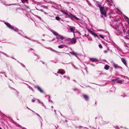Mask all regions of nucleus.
Instances as JSON below:
<instances>
[{"mask_svg": "<svg viewBox=\"0 0 129 129\" xmlns=\"http://www.w3.org/2000/svg\"><path fill=\"white\" fill-rule=\"evenodd\" d=\"M88 31L91 34H92L95 37H97L99 38V37H98V35L97 34L94 32H93L91 31L90 29H88Z\"/></svg>", "mask_w": 129, "mask_h": 129, "instance_id": "1", "label": "nucleus"}, {"mask_svg": "<svg viewBox=\"0 0 129 129\" xmlns=\"http://www.w3.org/2000/svg\"><path fill=\"white\" fill-rule=\"evenodd\" d=\"M121 60L123 63L126 66H127V64L126 62V60L125 58L124 57L121 58Z\"/></svg>", "mask_w": 129, "mask_h": 129, "instance_id": "2", "label": "nucleus"}, {"mask_svg": "<svg viewBox=\"0 0 129 129\" xmlns=\"http://www.w3.org/2000/svg\"><path fill=\"white\" fill-rule=\"evenodd\" d=\"M83 97L85 100L86 101L89 100V97L88 96L86 95H83Z\"/></svg>", "mask_w": 129, "mask_h": 129, "instance_id": "3", "label": "nucleus"}, {"mask_svg": "<svg viewBox=\"0 0 129 129\" xmlns=\"http://www.w3.org/2000/svg\"><path fill=\"white\" fill-rule=\"evenodd\" d=\"M101 14L104 15V16L105 17H106L107 16V13L104 10H103V11H101L100 12Z\"/></svg>", "mask_w": 129, "mask_h": 129, "instance_id": "4", "label": "nucleus"}, {"mask_svg": "<svg viewBox=\"0 0 129 129\" xmlns=\"http://www.w3.org/2000/svg\"><path fill=\"white\" fill-rule=\"evenodd\" d=\"M97 7H99L100 8V12L103 10L104 9V7L102 6L101 5H98V6H97Z\"/></svg>", "mask_w": 129, "mask_h": 129, "instance_id": "5", "label": "nucleus"}, {"mask_svg": "<svg viewBox=\"0 0 129 129\" xmlns=\"http://www.w3.org/2000/svg\"><path fill=\"white\" fill-rule=\"evenodd\" d=\"M109 67L110 66H109L108 65L106 64L105 66L104 69L106 70H108L109 69Z\"/></svg>", "mask_w": 129, "mask_h": 129, "instance_id": "6", "label": "nucleus"}, {"mask_svg": "<svg viewBox=\"0 0 129 129\" xmlns=\"http://www.w3.org/2000/svg\"><path fill=\"white\" fill-rule=\"evenodd\" d=\"M90 60L93 62H96L98 60L96 59H95L94 58H90Z\"/></svg>", "mask_w": 129, "mask_h": 129, "instance_id": "7", "label": "nucleus"}, {"mask_svg": "<svg viewBox=\"0 0 129 129\" xmlns=\"http://www.w3.org/2000/svg\"><path fill=\"white\" fill-rule=\"evenodd\" d=\"M114 68L115 69H118L120 68V67L118 65H116V64H114Z\"/></svg>", "mask_w": 129, "mask_h": 129, "instance_id": "8", "label": "nucleus"}, {"mask_svg": "<svg viewBox=\"0 0 129 129\" xmlns=\"http://www.w3.org/2000/svg\"><path fill=\"white\" fill-rule=\"evenodd\" d=\"M117 82L119 83H122V81L121 80H119L118 78H117Z\"/></svg>", "mask_w": 129, "mask_h": 129, "instance_id": "9", "label": "nucleus"}, {"mask_svg": "<svg viewBox=\"0 0 129 129\" xmlns=\"http://www.w3.org/2000/svg\"><path fill=\"white\" fill-rule=\"evenodd\" d=\"M70 30L72 32L74 33V32H75V29L74 28H70Z\"/></svg>", "mask_w": 129, "mask_h": 129, "instance_id": "10", "label": "nucleus"}, {"mask_svg": "<svg viewBox=\"0 0 129 129\" xmlns=\"http://www.w3.org/2000/svg\"><path fill=\"white\" fill-rule=\"evenodd\" d=\"M58 36L59 37L60 39L61 40H62L65 38L63 36L60 35H59Z\"/></svg>", "mask_w": 129, "mask_h": 129, "instance_id": "11", "label": "nucleus"}, {"mask_svg": "<svg viewBox=\"0 0 129 129\" xmlns=\"http://www.w3.org/2000/svg\"><path fill=\"white\" fill-rule=\"evenodd\" d=\"M37 89H38V90L40 91L41 92H43V91L41 89V88L39 86H37Z\"/></svg>", "mask_w": 129, "mask_h": 129, "instance_id": "12", "label": "nucleus"}, {"mask_svg": "<svg viewBox=\"0 0 129 129\" xmlns=\"http://www.w3.org/2000/svg\"><path fill=\"white\" fill-rule=\"evenodd\" d=\"M53 34H54V35L55 36H58L59 35L56 32L53 31Z\"/></svg>", "mask_w": 129, "mask_h": 129, "instance_id": "13", "label": "nucleus"}, {"mask_svg": "<svg viewBox=\"0 0 129 129\" xmlns=\"http://www.w3.org/2000/svg\"><path fill=\"white\" fill-rule=\"evenodd\" d=\"M5 24L9 28H11V26L10 25V24H9L8 23H5Z\"/></svg>", "mask_w": 129, "mask_h": 129, "instance_id": "14", "label": "nucleus"}, {"mask_svg": "<svg viewBox=\"0 0 129 129\" xmlns=\"http://www.w3.org/2000/svg\"><path fill=\"white\" fill-rule=\"evenodd\" d=\"M61 12L63 14H65V15H68V14L66 12H64V11H61Z\"/></svg>", "mask_w": 129, "mask_h": 129, "instance_id": "15", "label": "nucleus"}, {"mask_svg": "<svg viewBox=\"0 0 129 129\" xmlns=\"http://www.w3.org/2000/svg\"><path fill=\"white\" fill-rule=\"evenodd\" d=\"M72 17H71V18H74L76 19H78L75 16H74V15H72Z\"/></svg>", "mask_w": 129, "mask_h": 129, "instance_id": "16", "label": "nucleus"}, {"mask_svg": "<svg viewBox=\"0 0 129 129\" xmlns=\"http://www.w3.org/2000/svg\"><path fill=\"white\" fill-rule=\"evenodd\" d=\"M71 54L72 55H76V54H77L76 53H75L74 52H72L71 53Z\"/></svg>", "mask_w": 129, "mask_h": 129, "instance_id": "17", "label": "nucleus"}, {"mask_svg": "<svg viewBox=\"0 0 129 129\" xmlns=\"http://www.w3.org/2000/svg\"><path fill=\"white\" fill-rule=\"evenodd\" d=\"M76 42V41L75 40H74L72 41L71 43H75Z\"/></svg>", "mask_w": 129, "mask_h": 129, "instance_id": "18", "label": "nucleus"}, {"mask_svg": "<svg viewBox=\"0 0 129 129\" xmlns=\"http://www.w3.org/2000/svg\"><path fill=\"white\" fill-rule=\"evenodd\" d=\"M38 102L39 103H41L42 104V105L43 106H44L45 107H46V106H45L44 105V104L42 103V102H40V101H39V100H38Z\"/></svg>", "mask_w": 129, "mask_h": 129, "instance_id": "19", "label": "nucleus"}, {"mask_svg": "<svg viewBox=\"0 0 129 129\" xmlns=\"http://www.w3.org/2000/svg\"><path fill=\"white\" fill-rule=\"evenodd\" d=\"M99 36L100 37H101V38H102L103 39H104V37L103 36L101 35H99Z\"/></svg>", "mask_w": 129, "mask_h": 129, "instance_id": "20", "label": "nucleus"}, {"mask_svg": "<svg viewBox=\"0 0 129 129\" xmlns=\"http://www.w3.org/2000/svg\"><path fill=\"white\" fill-rule=\"evenodd\" d=\"M119 129H128L123 127H121Z\"/></svg>", "mask_w": 129, "mask_h": 129, "instance_id": "21", "label": "nucleus"}, {"mask_svg": "<svg viewBox=\"0 0 129 129\" xmlns=\"http://www.w3.org/2000/svg\"><path fill=\"white\" fill-rule=\"evenodd\" d=\"M99 47L101 49H102L103 48L102 46V45L101 44H99Z\"/></svg>", "mask_w": 129, "mask_h": 129, "instance_id": "22", "label": "nucleus"}, {"mask_svg": "<svg viewBox=\"0 0 129 129\" xmlns=\"http://www.w3.org/2000/svg\"><path fill=\"white\" fill-rule=\"evenodd\" d=\"M117 78L116 79H113L112 80V81H113V82H117Z\"/></svg>", "mask_w": 129, "mask_h": 129, "instance_id": "23", "label": "nucleus"}, {"mask_svg": "<svg viewBox=\"0 0 129 129\" xmlns=\"http://www.w3.org/2000/svg\"><path fill=\"white\" fill-rule=\"evenodd\" d=\"M55 19L57 20H60V18L58 17H56Z\"/></svg>", "mask_w": 129, "mask_h": 129, "instance_id": "24", "label": "nucleus"}, {"mask_svg": "<svg viewBox=\"0 0 129 129\" xmlns=\"http://www.w3.org/2000/svg\"><path fill=\"white\" fill-rule=\"evenodd\" d=\"M58 47L59 48H62V46L61 45H59Z\"/></svg>", "mask_w": 129, "mask_h": 129, "instance_id": "25", "label": "nucleus"}, {"mask_svg": "<svg viewBox=\"0 0 129 129\" xmlns=\"http://www.w3.org/2000/svg\"><path fill=\"white\" fill-rule=\"evenodd\" d=\"M125 18L127 20H129V18L127 16H125Z\"/></svg>", "mask_w": 129, "mask_h": 129, "instance_id": "26", "label": "nucleus"}, {"mask_svg": "<svg viewBox=\"0 0 129 129\" xmlns=\"http://www.w3.org/2000/svg\"><path fill=\"white\" fill-rule=\"evenodd\" d=\"M125 18L127 20H129V18L127 16H125Z\"/></svg>", "mask_w": 129, "mask_h": 129, "instance_id": "27", "label": "nucleus"}, {"mask_svg": "<svg viewBox=\"0 0 129 129\" xmlns=\"http://www.w3.org/2000/svg\"><path fill=\"white\" fill-rule=\"evenodd\" d=\"M125 18L127 20H129V18L127 16H125Z\"/></svg>", "mask_w": 129, "mask_h": 129, "instance_id": "28", "label": "nucleus"}, {"mask_svg": "<svg viewBox=\"0 0 129 129\" xmlns=\"http://www.w3.org/2000/svg\"><path fill=\"white\" fill-rule=\"evenodd\" d=\"M123 31L124 33H125V30L124 29H123Z\"/></svg>", "mask_w": 129, "mask_h": 129, "instance_id": "29", "label": "nucleus"}, {"mask_svg": "<svg viewBox=\"0 0 129 129\" xmlns=\"http://www.w3.org/2000/svg\"><path fill=\"white\" fill-rule=\"evenodd\" d=\"M104 52L105 53H107V51H104Z\"/></svg>", "mask_w": 129, "mask_h": 129, "instance_id": "30", "label": "nucleus"}, {"mask_svg": "<svg viewBox=\"0 0 129 129\" xmlns=\"http://www.w3.org/2000/svg\"><path fill=\"white\" fill-rule=\"evenodd\" d=\"M35 101V100H32V102H34Z\"/></svg>", "mask_w": 129, "mask_h": 129, "instance_id": "31", "label": "nucleus"}, {"mask_svg": "<svg viewBox=\"0 0 129 129\" xmlns=\"http://www.w3.org/2000/svg\"><path fill=\"white\" fill-rule=\"evenodd\" d=\"M125 38L126 39H128V38H127V37H125Z\"/></svg>", "mask_w": 129, "mask_h": 129, "instance_id": "32", "label": "nucleus"}, {"mask_svg": "<svg viewBox=\"0 0 129 129\" xmlns=\"http://www.w3.org/2000/svg\"><path fill=\"white\" fill-rule=\"evenodd\" d=\"M27 1V0H25V1Z\"/></svg>", "mask_w": 129, "mask_h": 129, "instance_id": "33", "label": "nucleus"}, {"mask_svg": "<svg viewBox=\"0 0 129 129\" xmlns=\"http://www.w3.org/2000/svg\"><path fill=\"white\" fill-rule=\"evenodd\" d=\"M97 118V117H95V118L96 119Z\"/></svg>", "mask_w": 129, "mask_h": 129, "instance_id": "34", "label": "nucleus"}, {"mask_svg": "<svg viewBox=\"0 0 129 129\" xmlns=\"http://www.w3.org/2000/svg\"><path fill=\"white\" fill-rule=\"evenodd\" d=\"M0 129H2L0 127Z\"/></svg>", "mask_w": 129, "mask_h": 129, "instance_id": "35", "label": "nucleus"}, {"mask_svg": "<svg viewBox=\"0 0 129 129\" xmlns=\"http://www.w3.org/2000/svg\"><path fill=\"white\" fill-rule=\"evenodd\" d=\"M111 1H112V0H111Z\"/></svg>", "mask_w": 129, "mask_h": 129, "instance_id": "36", "label": "nucleus"}]
</instances>
